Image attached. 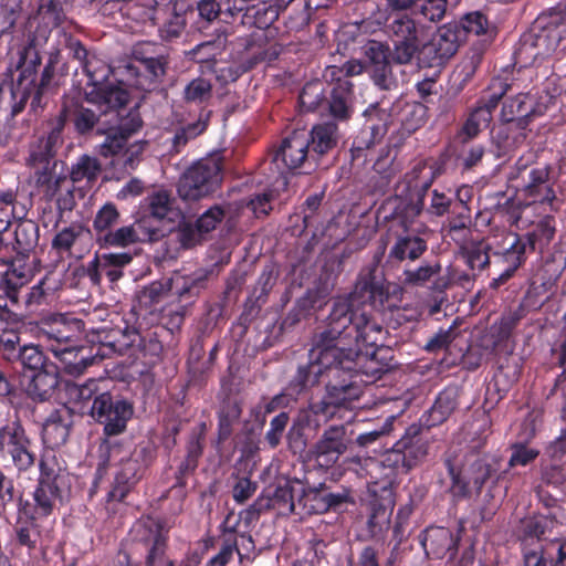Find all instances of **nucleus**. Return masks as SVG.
I'll list each match as a JSON object with an SVG mask.
<instances>
[{
  "label": "nucleus",
  "mask_w": 566,
  "mask_h": 566,
  "mask_svg": "<svg viewBox=\"0 0 566 566\" xmlns=\"http://www.w3.org/2000/svg\"><path fill=\"white\" fill-rule=\"evenodd\" d=\"M377 262L361 270L354 291L348 297L334 301L331 313L323 326L313 334L315 357L321 355L326 361L333 360L332 352L342 356L348 349L357 350V361L363 347L382 345L385 331L371 316L369 307L382 305L387 298L382 277Z\"/></svg>",
  "instance_id": "f257e3e1"
},
{
  "label": "nucleus",
  "mask_w": 566,
  "mask_h": 566,
  "mask_svg": "<svg viewBox=\"0 0 566 566\" xmlns=\"http://www.w3.org/2000/svg\"><path fill=\"white\" fill-rule=\"evenodd\" d=\"M315 346L311 343L308 361L301 365L293 379L290 381L292 394L298 395L315 386L322 376L328 378L325 394L317 402L312 403L311 409L316 416L325 420L335 417L343 418V410H350L364 391V380L357 369V350L348 349L344 356L329 353L333 360L326 361L322 355L315 357Z\"/></svg>",
  "instance_id": "f03ea898"
},
{
  "label": "nucleus",
  "mask_w": 566,
  "mask_h": 566,
  "mask_svg": "<svg viewBox=\"0 0 566 566\" xmlns=\"http://www.w3.org/2000/svg\"><path fill=\"white\" fill-rule=\"evenodd\" d=\"M419 9L416 14H394L386 25V32L391 41L389 56L395 64L411 65L419 63L424 41L431 29L441 22L446 14H424Z\"/></svg>",
  "instance_id": "7ed1b4c3"
},
{
  "label": "nucleus",
  "mask_w": 566,
  "mask_h": 566,
  "mask_svg": "<svg viewBox=\"0 0 566 566\" xmlns=\"http://www.w3.org/2000/svg\"><path fill=\"white\" fill-rule=\"evenodd\" d=\"M533 156L521 157L512 168L509 179L515 182L516 189L533 203H549L553 210H557L553 203L556 193L553 188L556 177L549 165L533 164Z\"/></svg>",
  "instance_id": "20e7f679"
},
{
  "label": "nucleus",
  "mask_w": 566,
  "mask_h": 566,
  "mask_svg": "<svg viewBox=\"0 0 566 566\" xmlns=\"http://www.w3.org/2000/svg\"><path fill=\"white\" fill-rule=\"evenodd\" d=\"M64 126V115H59L50 124L48 133L31 144L29 158L27 160L28 166L34 170L35 184L45 187L46 192L52 195L59 189L60 182L63 180L61 177L53 178L51 161L63 144L62 132Z\"/></svg>",
  "instance_id": "39448f33"
},
{
  "label": "nucleus",
  "mask_w": 566,
  "mask_h": 566,
  "mask_svg": "<svg viewBox=\"0 0 566 566\" xmlns=\"http://www.w3.org/2000/svg\"><path fill=\"white\" fill-rule=\"evenodd\" d=\"M566 38V23L559 14L541 15L521 40L518 54L533 62L552 56Z\"/></svg>",
  "instance_id": "423d86ee"
},
{
  "label": "nucleus",
  "mask_w": 566,
  "mask_h": 566,
  "mask_svg": "<svg viewBox=\"0 0 566 566\" xmlns=\"http://www.w3.org/2000/svg\"><path fill=\"white\" fill-rule=\"evenodd\" d=\"M222 180V158L214 154L192 164L180 177L177 191L185 201L208 197Z\"/></svg>",
  "instance_id": "0eeeda50"
},
{
  "label": "nucleus",
  "mask_w": 566,
  "mask_h": 566,
  "mask_svg": "<svg viewBox=\"0 0 566 566\" xmlns=\"http://www.w3.org/2000/svg\"><path fill=\"white\" fill-rule=\"evenodd\" d=\"M88 77V87L85 92L86 99L93 104L106 105L109 108L125 106L129 95L127 91L109 82L112 69L101 59L92 55L83 65Z\"/></svg>",
  "instance_id": "6e6552de"
},
{
  "label": "nucleus",
  "mask_w": 566,
  "mask_h": 566,
  "mask_svg": "<svg viewBox=\"0 0 566 566\" xmlns=\"http://www.w3.org/2000/svg\"><path fill=\"white\" fill-rule=\"evenodd\" d=\"M113 109L115 115L111 118L112 123L97 128L98 134L105 135L104 142L97 146V153L105 158L120 156L129 137L143 124L136 109L126 112L125 106Z\"/></svg>",
  "instance_id": "1a4fd4ad"
},
{
  "label": "nucleus",
  "mask_w": 566,
  "mask_h": 566,
  "mask_svg": "<svg viewBox=\"0 0 566 566\" xmlns=\"http://www.w3.org/2000/svg\"><path fill=\"white\" fill-rule=\"evenodd\" d=\"M134 413L133 405L126 399L114 397L111 392L98 394L92 403L90 415L103 424L105 436H118L126 430Z\"/></svg>",
  "instance_id": "9d476101"
},
{
  "label": "nucleus",
  "mask_w": 566,
  "mask_h": 566,
  "mask_svg": "<svg viewBox=\"0 0 566 566\" xmlns=\"http://www.w3.org/2000/svg\"><path fill=\"white\" fill-rule=\"evenodd\" d=\"M0 455L9 459L19 471L34 467L35 446L19 422H10L0 429Z\"/></svg>",
  "instance_id": "9b49d317"
},
{
  "label": "nucleus",
  "mask_w": 566,
  "mask_h": 566,
  "mask_svg": "<svg viewBox=\"0 0 566 566\" xmlns=\"http://www.w3.org/2000/svg\"><path fill=\"white\" fill-rule=\"evenodd\" d=\"M463 42V31L458 28V22L443 24L429 41H424L419 64L428 67L442 66L454 56Z\"/></svg>",
  "instance_id": "f8f14e48"
},
{
  "label": "nucleus",
  "mask_w": 566,
  "mask_h": 566,
  "mask_svg": "<svg viewBox=\"0 0 566 566\" xmlns=\"http://www.w3.org/2000/svg\"><path fill=\"white\" fill-rule=\"evenodd\" d=\"M41 476L39 485L33 493L34 517H45L62 500V493L66 485V474L62 470H54L44 459L40 461Z\"/></svg>",
  "instance_id": "ddd939ff"
},
{
  "label": "nucleus",
  "mask_w": 566,
  "mask_h": 566,
  "mask_svg": "<svg viewBox=\"0 0 566 566\" xmlns=\"http://www.w3.org/2000/svg\"><path fill=\"white\" fill-rule=\"evenodd\" d=\"M430 439L428 430L411 426L406 433L394 444L387 461L396 468L406 471L421 463L428 455Z\"/></svg>",
  "instance_id": "4468645a"
},
{
  "label": "nucleus",
  "mask_w": 566,
  "mask_h": 566,
  "mask_svg": "<svg viewBox=\"0 0 566 566\" xmlns=\"http://www.w3.org/2000/svg\"><path fill=\"white\" fill-rule=\"evenodd\" d=\"M451 478L450 492L454 497L463 499L479 494L483 484L491 475V467L483 460L474 459L458 468L451 460H447Z\"/></svg>",
  "instance_id": "2eb2a0df"
},
{
  "label": "nucleus",
  "mask_w": 566,
  "mask_h": 566,
  "mask_svg": "<svg viewBox=\"0 0 566 566\" xmlns=\"http://www.w3.org/2000/svg\"><path fill=\"white\" fill-rule=\"evenodd\" d=\"M153 460V449L140 447L127 459H123L115 474L114 485L108 493L109 500L122 501L142 476L144 467Z\"/></svg>",
  "instance_id": "dca6fc26"
},
{
  "label": "nucleus",
  "mask_w": 566,
  "mask_h": 566,
  "mask_svg": "<svg viewBox=\"0 0 566 566\" xmlns=\"http://www.w3.org/2000/svg\"><path fill=\"white\" fill-rule=\"evenodd\" d=\"M312 158L308 135L305 132H294L281 142L273 154L272 163L279 174H285L302 168Z\"/></svg>",
  "instance_id": "f3484780"
},
{
  "label": "nucleus",
  "mask_w": 566,
  "mask_h": 566,
  "mask_svg": "<svg viewBox=\"0 0 566 566\" xmlns=\"http://www.w3.org/2000/svg\"><path fill=\"white\" fill-rule=\"evenodd\" d=\"M161 237H164V232L153 224L151 218L144 217L129 226L113 230L108 235H104L99 247L125 248L138 242L158 241Z\"/></svg>",
  "instance_id": "a211bd4d"
},
{
  "label": "nucleus",
  "mask_w": 566,
  "mask_h": 566,
  "mask_svg": "<svg viewBox=\"0 0 566 566\" xmlns=\"http://www.w3.org/2000/svg\"><path fill=\"white\" fill-rule=\"evenodd\" d=\"M432 184V177L426 174L423 165H417L397 186L398 196L408 200L407 213L419 216L424 208L423 198Z\"/></svg>",
  "instance_id": "6ab92c4d"
},
{
  "label": "nucleus",
  "mask_w": 566,
  "mask_h": 566,
  "mask_svg": "<svg viewBox=\"0 0 566 566\" xmlns=\"http://www.w3.org/2000/svg\"><path fill=\"white\" fill-rule=\"evenodd\" d=\"M96 105L99 109L98 115H96L93 109L78 104L74 98H70L64 102L63 108L59 115H64L65 119L69 115H72L76 132L80 134H86L95 126H97V128H103L105 125L111 124V118L115 115V111L111 109L106 105Z\"/></svg>",
  "instance_id": "aec40b11"
},
{
  "label": "nucleus",
  "mask_w": 566,
  "mask_h": 566,
  "mask_svg": "<svg viewBox=\"0 0 566 566\" xmlns=\"http://www.w3.org/2000/svg\"><path fill=\"white\" fill-rule=\"evenodd\" d=\"M347 451V427L345 424L331 426L324 430L314 446V455L324 467L335 464L340 455Z\"/></svg>",
  "instance_id": "412c9836"
},
{
  "label": "nucleus",
  "mask_w": 566,
  "mask_h": 566,
  "mask_svg": "<svg viewBox=\"0 0 566 566\" xmlns=\"http://www.w3.org/2000/svg\"><path fill=\"white\" fill-rule=\"evenodd\" d=\"M167 61L164 55L144 57V64H128L125 67L127 80L132 86L142 91L154 90L166 74Z\"/></svg>",
  "instance_id": "4be33fe9"
},
{
  "label": "nucleus",
  "mask_w": 566,
  "mask_h": 566,
  "mask_svg": "<svg viewBox=\"0 0 566 566\" xmlns=\"http://www.w3.org/2000/svg\"><path fill=\"white\" fill-rule=\"evenodd\" d=\"M545 102L534 105L528 94H518L505 101L502 107L503 120L510 123L517 120L520 125H526L532 117L542 115L552 103V96L545 95Z\"/></svg>",
  "instance_id": "5701e85b"
},
{
  "label": "nucleus",
  "mask_w": 566,
  "mask_h": 566,
  "mask_svg": "<svg viewBox=\"0 0 566 566\" xmlns=\"http://www.w3.org/2000/svg\"><path fill=\"white\" fill-rule=\"evenodd\" d=\"M49 349L59 359L63 370L71 376L82 375L99 355V352L93 355L91 348L73 346L72 343L64 346H50Z\"/></svg>",
  "instance_id": "b1692460"
},
{
  "label": "nucleus",
  "mask_w": 566,
  "mask_h": 566,
  "mask_svg": "<svg viewBox=\"0 0 566 566\" xmlns=\"http://www.w3.org/2000/svg\"><path fill=\"white\" fill-rule=\"evenodd\" d=\"M441 264L439 262L427 263L417 269L403 270L400 282L406 286H424L431 282V289L436 292L446 291L450 284V275L441 274Z\"/></svg>",
  "instance_id": "393cba45"
},
{
  "label": "nucleus",
  "mask_w": 566,
  "mask_h": 566,
  "mask_svg": "<svg viewBox=\"0 0 566 566\" xmlns=\"http://www.w3.org/2000/svg\"><path fill=\"white\" fill-rule=\"evenodd\" d=\"M208 272L199 269L190 274L176 272L167 279L169 291L180 301H187L197 296L206 286Z\"/></svg>",
  "instance_id": "a878e982"
},
{
  "label": "nucleus",
  "mask_w": 566,
  "mask_h": 566,
  "mask_svg": "<svg viewBox=\"0 0 566 566\" xmlns=\"http://www.w3.org/2000/svg\"><path fill=\"white\" fill-rule=\"evenodd\" d=\"M104 337L101 338L99 359L109 355L111 353L125 354L138 339V333L125 325L124 327H115L108 331H103Z\"/></svg>",
  "instance_id": "bb28decb"
},
{
  "label": "nucleus",
  "mask_w": 566,
  "mask_h": 566,
  "mask_svg": "<svg viewBox=\"0 0 566 566\" xmlns=\"http://www.w3.org/2000/svg\"><path fill=\"white\" fill-rule=\"evenodd\" d=\"M427 241L417 234L399 235L388 253L389 262L416 261L427 251Z\"/></svg>",
  "instance_id": "cd10ccee"
},
{
  "label": "nucleus",
  "mask_w": 566,
  "mask_h": 566,
  "mask_svg": "<svg viewBox=\"0 0 566 566\" xmlns=\"http://www.w3.org/2000/svg\"><path fill=\"white\" fill-rule=\"evenodd\" d=\"M77 322H66L64 317H55L42 323L40 327L41 337L50 346H64L74 342L77 337Z\"/></svg>",
  "instance_id": "c85d7f7f"
},
{
  "label": "nucleus",
  "mask_w": 566,
  "mask_h": 566,
  "mask_svg": "<svg viewBox=\"0 0 566 566\" xmlns=\"http://www.w3.org/2000/svg\"><path fill=\"white\" fill-rule=\"evenodd\" d=\"M556 232L555 220L552 216H545L531 224V229L525 233L524 239H516L514 243H525L527 251H543L553 240Z\"/></svg>",
  "instance_id": "c756f323"
},
{
  "label": "nucleus",
  "mask_w": 566,
  "mask_h": 566,
  "mask_svg": "<svg viewBox=\"0 0 566 566\" xmlns=\"http://www.w3.org/2000/svg\"><path fill=\"white\" fill-rule=\"evenodd\" d=\"M59 385V367L55 363L48 364L32 376L28 386L29 395L36 400L49 399Z\"/></svg>",
  "instance_id": "7c9ffc66"
},
{
  "label": "nucleus",
  "mask_w": 566,
  "mask_h": 566,
  "mask_svg": "<svg viewBox=\"0 0 566 566\" xmlns=\"http://www.w3.org/2000/svg\"><path fill=\"white\" fill-rule=\"evenodd\" d=\"M352 99L353 83L338 76L327 102L329 114L338 120L348 119L352 114Z\"/></svg>",
  "instance_id": "2f4dec72"
},
{
  "label": "nucleus",
  "mask_w": 566,
  "mask_h": 566,
  "mask_svg": "<svg viewBox=\"0 0 566 566\" xmlns=\"http://www.w3.org/2000/svg\"><path fill=\"white\" fill-rule=\"evenodd\" d=\"M32 277V271L21 260L11 261L0 280V289L12 302L18 301V291Z\"/></svg>",
  "instance_id": "473e14b6"
},
{
  "label": "nucleus",
  "mask_w": 566,
  "mask_h": 566,
  "mask_svg": "<svg viewBox=\"0 0 566 566\" xmlns=\"http://www.w3.org/2000/svg\"><path fill=\"white\" fill-rule=\"evenodd\" d=\"M387 9L395 14H416L419 9L426 14H447L448 0H385Z\"/></svg>",
  "instance_id": "72a5a7b5"
},
{
  "label": "nucleus",
  "mask_w": 566,
  "mask_h": 566,
  "mask_svg": "<svg viewBox=\"0 0 566 566\" xmlns=\"http://www.w3.org/2000/svg\"><path fill=\"white\" fill-rule=\"evenodd\" d=\"M308 138L311 153L322 156L336 146L338 127L334 122L317 124L312 128Z\"/></svg>",
  "instance_id": "f704fd0d"
},
{
  "label": "nucleus",
  "mask_w": 566,
  "mask_h": 566,
  "mask_svg": "<svg viewBox=\"0 0 566 566\" xmlns=\"http://www.w3.org/2000/svg\"><path fill=\"white\" fill-rule=\"evenodd\" d=\"M90 230L81 224L73 223L59 231L52 240V248L59 253L72 254L71 249L78 242H83L90 238Z\"/></svg>",
  "instance_id": "c9c22d12"
},
{
  "label": "nucleus",
  "mask_w": 566,
  "mask_h": 566,
  "mask_svg": "<svg viewBox=\"0 0 566 566\" xmlns=\"http://www.w3.org/2000/svg\"><path fill=\"white\" fill-rule=\"evenodd\" d=\"M39 242V227L31 220L19 222L14 230L12 250L18 254H25L33 250Z\"/></svg>",
  "instance_id": "e433bc0d"
},
{
  "label": "nucleus",
  "mask_w": 566,
  "mask_h": 566,
  "mask_svg": "<svg viewBox=\"0 0 566 566\" xmlns=\"http://www.w3.org/2000/svg\"><path fill=\"white\" fill-rule=\"evenodd\" d=\"M102 171V165L96 157L82 155L70 170V178L73 182L93 184Z\"/></svg>",
  "instance_id": "4c0bfd02"
},
{
  "label": "nucleus",
  "mask_w": 566,
  "mask_h": 566,
  "mask_svg": "<svg viewBox=\"0 0 566 566\" xmlns=\"http://www.w3.org/2000/svg\"><path fill=\"white\" fill-rule=\"evenodd\" d=\"M119 217V211L112 202H107L98 209L93 221V230L98 245L103 242V237L108 235L118 224Z\"/></svg>",
  "instance_id": "58836bf2"
},
{
  "label": "nucleus",
  "mask_w": 566,
  "mask_h": 566,
  "mask_svg": "<svg viewBox=\"0 0 566 566\" xmlns=\"http://www.w3.org/2000/svg\"><path fill=\"white\" fill-rule=\"evenodd\" d=\"M428 545L436 556L443 557L448 552L457 549V539L449 530L437 527L427 532L423 542L426 549Z\"/></svg>",
  "instance_id": "ea45409f"
},
{
  "label": "nucleus",
  "mask_w": 566,
  "mask_h": 566,
  "mask_svg": "<svg viewBox=\"0 0 566 566\" xmlns=\"http://www.w3.org/2000/svg\"><path fill=\"white\" fill-rule=\"evenodd\" d=\"M458 399L459 389L457 387H448L441 391L430 411L432 421L439 423L448 419L458 407Z\"/></svg>",
  "instance_id": "a19ab883"
},
{
  "label": "nucleus",
  "mask_w": 566,
  "mask_h": 566,
  "mask_svg": "<svg viewBox=\"0 0 566 566\" xmlns=\"http://www.w3.org/2000/svg\"><path fill=\"white\" fill-rule=\"evenodd\" d=\"M52 361L48 360L43 352L35 345L24 344L18 357L12 361L13 368L38 371Z\"/></svg>",
  "instance_id": "79ce46f5"
},
{
  "label": "nucleus",
  "mask_w": 566,
  "mask_h": 566,
  "mask_svg": "<svg viewBox=\"0 0 566 566\" xmlns=\"http://www.w3.org/2000/svg\"><path fill=\"white\" fill-rule=\"evenodd\" d=\"M367 118L363 129L370 135L376 143H379L386 135L388 129V113L381 109L378 105H370L364 113Z\"/></svg>",
  "instance_id": "37998d69"
},
{
  "label": "nucleus",
  "mask_w": 566,
  "mask_h": 566,
  "mask_svg": "<svg viewBox=\"0 0 566 566\" xmlns=\"http://www.w3.org/2000/svg\"><path fill=\"white\" fill-rule=\"evenodd\" d=\"M129 253H103L98 255L101 271L111 282H116L122 275V268L130 263Z\"/></svg>",
  "instance_id": "c03bdc74"
},
{
  "label": "nucleus",
  "mask_w": 566,
  "mask_h": 566,
  "mask_svg": "<svg viewBox=\"0 0 566 566\" xmlns=\"http://www.w3.org/2000/svg\"><path fill=\"white\" fill-rule=\"evenodd\" d=\"M208 125V116H200L196 122L178 128L171 139V149L179 153L189 140L201 135Z\"/></svg>",
  "instance_id": "a18cd8bd"
},
{
  "label": "nucleus",
  "mask_w": 566,
  "mask_h": 566,
  "mask_svg": "<svg viewBox=\"0 0 566 566\" xmlns=\"http://www.w3.org/2000/svg\"><path fill=\"white\" fill-rule=\"evenodd\" d=\"M489 247L484 243L469 244L461 248L459 258L472 270L481 271L490 262Z\"/></svg>",
  "instance_id": "49530a36"
},
{
  "label": "nucleus",
  "mask_w": 566,
  "mask_h": 566,
  "mask_svg": "<svg viewBox=\"0 0 566 566\" xmlns=\"http://www.w3.org/2000/svg\"><path fill=\"white\" fill-rule=\"evenodd\" d=\"M69 426L60 416L51 415L43 426V439L50 447H60L65 443L69 437Z\"/></svg>",
  "instance_id": "de8ad7c7"
},
{
  "label": "nucleus",
  "mask_w": 566,
  "mask_h": 566,
  "mask_svg": "<svg viewBox=\"0 0 566 566\" xmlns=\"http://www.w3.org/2000/svg\"><path fill=\"white\" fill-rule=\"evenodd\" d=\"M228 523L229 517L224 522L222 534L223 542L219 553L211 557L206 566H227L232 559L235 548V538L233 537L234 525L230 526Z\"/></svg>",
  "instance_id": "09e8293b"
},
{
  "label": "nucleus",
  "mask_w": 566,
  "mask_h": 566,
  "mask_svg": "<svg viewBox=\"0 0 566 566\" xmlns=\"http://www.w3.org/2000/svg\"><path fill=\"white\" fill-rule=\"evenodd\" d=\"M266 506L276 510L280 514H291L295 511L293 488L290 483L279 485L273 495L266 501Z\"/></svg>",
  "instance_id": "8fccbe9b"
},
{
  "label": "nucleus",
  "mask_w": 566,
  "mask_h": 566,
  "mask_svg": "<svg viewBox=\"0 0 566 566\" xmlns=\"http://www.w3.org/2000/svg\"><path fill=\"white\" fill-rule=\"evenodd\" d=\"M212 96V84L209 80L197 77L191 80L184 88V99L187 103L202 104Z\"/></svg>",
  "instance_id": "3c124183"
},
{
  "label": "nucleus",
  "mask_w": 566,
  "mask_h": 566,
  "mask_svg": "<svg viewBox=\"0 0 566 566\" xmlns=\"http://www.w3.org/2000/svg\"><path fill=\"white\" fill-rule=\"evenodd\" d=\"M525 253V243H513L505 254L506 260L510 262V266L505 269L497 277L492 280L491 286L496 289L506 282L512 276L514 271L522 264Z\"/></svg>",
  "instance_id": "603ef678"
},
{
  "label": "nucleus",
  "mask_w": 566,
  "mask_h": 566,
  "mask_svg": "<svg viewBox=\"0 0 566 566\" xmlns=\"http://www.w3.org/2000/svg\"><path fill=\"white\" fill-rule=\"evenodd\" d=\"M490 120L491 115H489L488 109L479 108L476 106L471 112L459 135L462 142L465 143L469 139L475 137L481 130V127L488 126Z\"/></svg>",
  "instance_id": "864d4df0"
},
{
  "label": "nucleus",
  "mask_w": 566,
  "mask_h": 566,
  "mask_svg": "<svg viewBox=\"0 0 566 566\" xmlns=\"http://www.w3.org/2000/svg\"><path fill=\"white\" fill-rule=\"evenodd\" d=\"M229 32L226 28L216 31V36L212 40L205 41L191 51L193 55L203 53L201 61L208 60L209 57L216 56L222 50H224L228 42Z\"/></svg>",
  "instance_id": "5fc2aeb1"
},
{
  "label": "nucleus",
  "mask_w": 566,
  "mask_h": 566,
  "mask_svg": "<svg viewBox=\"0 0 566 566\" xmlns=\"http://www.w3.org/2000/svg\"><path fill=\"white\" fill-rule=\"evenodd\" d=\"M169 291L168 280L155 281L143 287L138 295V302L142 306L148 308L159 303Z\"/></svg>",
  "instance_id": "6e6d98bb"
},
{
  "label": "nucleus",
  "mask_w": 566,
  "mask_h": 566,
  "mask_svg": "<svg viewBox=\"0 0 566 566\" xmlns=\"http://www.w3.org/2000/svg\"><path fill=\"white\" fill-rule=\"evenodd\" d=\"M38 17L46 27H60L65 19V13L61 1L46 0L42 2L38 10Z\"/></svg>",
  "instance_id": "4d7b16f0"
},
{
  "label": "nucleus",
  "mask_w": 566,
  "mask_h": 566,
  "mask_svg": "<svg viewBox=\"0 0 566 566\" xmlns=\"http://www.w3.org/2000/svg\"><path fill=\"white\" fill-rule=\"evenodd\" d=\"M324 84L313 81L303 87L300 94V105L306 112L315 111L323 102Z\"/></svg>",
  "instance_id": "13d9d810"
},
{
  "label": "nucleus",
  "mask_w": 566,
  "mask_h": 566,
  "mask_svg": "<svg viewBox=\"0 0 566 566\" xmlns=\"http://www.w3.org/2000/svg\"><path fill=\"white\" fill-rule=\"evenodd\" d=\"M458 28L462 29L463 41H465L468 34H484L489 28V21L483 13L474 11L465 14L458 23Z\"/></svg>",
  "instance_id": "bf43d9fd"
},
{
  "label": "nucleus",
  "mask_w": 566,
  "mask_h": 566,
  "mask_svg": "<svg viewBox=\"0 0 566 566\" xmlns=\"http://www.w3.org/2000/svg\"><path fill=\"white\" fill-rule=\"evenodd\" d=\"M22 347L20 336L14 331H3L0 334V354L2 359L10 365L18 357Z\"/></svg>",
  "instance_id": "052dcab7"
},
{
  "label": "nucleus",
  "mask_w": 566,
  "mask_h": 566,
  "mask_svg": "<svg viewBox=\"0 0 566 566\" xmlns=\"http://www.w3.org/2000/svg\"><path fill=\"white\" fill-rule=\"evenodd\" d=\"M150 214L149 218L160 220L166 218L171 211L172 200L165 190L154 192L148 197Z\"/></svg>",
  "instance_id": "680f3d73"
},
{
  "label": "nucleus",
  "mask_w": 566,
  "mask_h": 566,
  "mask_svg": "<svg viewBox=\"0 0 566 566\" xmlns=\"http://www.w3.org/2000/svg\"><path fill=\"white\" fill-rule=\"evenodd\" d=\"M202 453V438L200 434H192L188 446L187 455L184 462L179 467V473L181 475L188 474L197 468L198 459Z\"/></svg>",
  "instance_id": "e2e57ef3"
},
{
  "label": "nucleus",
  "mask_w": 566,
  "mask_h": 566,
  "mask_svg": "<svg viewBox=\"0 0 566 566\" xmlns=\"http://www.w3.org/2000/svg\"><path fill=\"white\" fill-rule=\"evenodd\" d=\"M391 63L394 62L390 59L378 65L370 66L371 78L381 90H390L396 86V78L392 73Z\"/></svg>",
  "instance_id": "0e129e2a"
},
{
  "label": "nucleus",
  "mask_w": 566,
  "mask_h": 566,
  "mask_svg": "<svg viewBox=\"0 0 566 566\" xmlns=\"http://www.w3.org/2000/svg\"><path fill=\"white\" fill-rule=\"evenodd\" d=\"M481 61V52L473 51L470 55L465 56V59L461 62V64L458 66L454 73V77L457 81H459L461 86H463L472 78Z\"/></svg>",
  "instance_id": "69168bd1"
},
{
  "label": "nucleus",
  "mask_w": 566,
  "mask_h": 566,
  "mask_svg": "<svg viewBox=\"0 0 566 566\" xmlns=\"http://www.w3.org/2000/svg\"><path fill=\"white\" fill-rule=\"evenodd\" d=\"M176 238L182 248H192L203 239L196 223L182 222L178 226Z\"/></svg>",
  "instance_id": "338daca9"
},
{
  "label": "nucleus",
  "mask_w": 566,
  "mask_h": 566,
  "mask_svg": "<svg viewBox=\"0 0 566 566\" xmlns=\"http://www.w3.org/2000/svg\"><path fill=\"white\" fill-rule=\"evenodd\" d=\"M67 392L71 399L77 402H86L94 400L97 394V382L94 379H90L84 384H73L67 387Z\"/></svg>",
  "instance_id": "774afa93"
}]
</instances>
